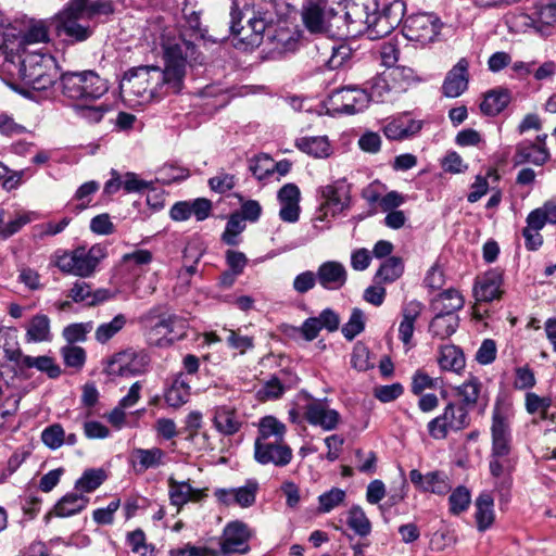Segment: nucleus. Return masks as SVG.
<instances>
[{
  "instance_id": "f257e3e1",
  "label": "nucleus",
  "mask_w": 556,
  "mask_h": 556,
  "mask_svg": "<svg viewBox=\"0 0 556 556\" xmlns=\"http://www.w3.org/2000/svg\"><path fill=\"white\" fill-rule=\"evenodd\" d=\"M162 46L165 67L150 65L128 70L119 84L123 93L147 102L181 91L187 65L195 60L197 47L182 36L164 38Z\"/></svg>"
},
{
  "instance_id": "f03ea898",
  "label": "nucleus",
  "mask_w": 556,
  "mask_h": 556,
  "mask_svg": "<svg viewBox=\"0 0 556 556\" xmlns=\"http://www.w3.org/2000/svg\"><path fill=\"white\" fill-rule=\"evenodd\" d=\"M2 68L12 79L20 80L37 91L47 90L56 79L52 56L28 51L26 47L8 52Z\"/></svg>"
},
{
  "instance_id": "7ed1b4c3",
  "label": "nucleus",
  "mask_w": 556,
  "mask_h": 556,
  "mask_svg": "<svg viewBox=\"0 0 556 556\" xmlns=\"http://www.w3.org/2000/svg\"><path fill=\"white\" fill-rule=\"evenodd\" d=\"M106 255V248L101 244H93L90 248L81 245L72 251L55 253L54 264L64 274L88 278L96 273Z\"/></svg>"
},
{
  "instance_id": "20e7f679",
  "label": "nucleus",
  "mask_w": 556,
  "mask_h": 556,
  "mask_svg": "<svg viewBox=\"0 0 556 556\" xmlns=\"http://www.w3.org/2000/svg\"><path fill=\"white\" fill-rule=\"evenodd\" d=\"M60 79L62 94L74 101H96L109 90L106 80L94 71L67 72Z\"/></svg>"
},
{
  "instance_id": "39448f33",
  "label": "nucleus",
  "mask_w": 556,
  "mask_h": 556,
  "mask_svg": "<svg viewBox=\"0 0 556 556\" xmlns=\"http://www.w3.org/2000/svg\"><path fill=\"white\" fill-rule=\"evenodd\" d=\"M88 0H70L66 8L58 14L56 29L72 42L87 40L93 33L90 18L86 15Z\"/></svg>"
},
{
  "instance_id": "423d86ee",
  "label": "nucleus",
  "mask_w": 556,
  "mask_h": 556,
  "mask_svg": "<svg viewBox=\"0 0 556 556\" xmlns=\"http://www.w3.org/2000/svg\"><path fill=\"white\" fill-rule=\"evenodd\" d=\"M514 410L511 405L503 399L497 397L492 410L491 424V448L496 456H509L511 452V421Z\"/></svg>"
},
{
  "instance_id": "0eeeda50",
  "label": "nucleus",
  "mask_w": 556,
  "mask_h": 556,
  "mask_svg": "<svg viewBox=\"0 0 556 556\" xmlns=\"http://www.w3.org/2000/svg\"><path fill=\"white\" fill-rule=\"evenodd\" d=\"M518 26L523 31H533L541 37H548L556 30V2L538 0L528 13L517 16Z\"/></svg>"
},
{
  "instance_id": "6e6552de",
  "label": "nucleus",
  "mask_w": 556,
  "mask_h": 556,
  "mask_svg": "<svg viewBox=\"0 0 556 556\" xmlns=\"http://www.w3.org/2000/svg\"><path fill=\"white\" fill-rule=\"evenodd\" d=\"M138 323L149 345L165 348L174 343L169 334L167 313L163 306L151 307L139 316Z\"/></svg>"
},
{
  "instance_id": "1a4fd4ad",
  "label": "nucleus",
  "mask_w": 556,
  "mask_h": 556,
  "mask_svg": "<svg viewBox=\"0 0 556 556\" xmlns=\"http://www.w3.org/2000/svg\"><path fill=\"white\" fill-rule=\"evenodd\" d=\"M469 425L468 409L464 405L448 403L440 416L428 422V432L434 440H443L448 431H460Z\"/></svg>"
},
{
  "instance_id": "9d476101",
  "label": "nucleus",
  "mask_w": 556,
  "mask_h": 556,
  "mask_svg": "<svg viewBox=\"0 0 556 556\" xmlns=\"http://www.w3.org/2000/svg\"><path fill=\"white\" fill-rule=\"evenodd\" d=\"M149 364L150 357L144 350L129 348L110 357L104 371L109 376H136L144 372Z\"/></svg>"
},
{
  "instance_id": "9b49d317",
  "label": "nucleus",
  "mask_w": 556,
  "mask_h": 556,
  "mask_svg": "<svg viewBox=\"0 0 556 556\" xmlns=\"http://www.w3.org/2000/svg\"><path fill=\"white\" fill-rule=\"evenodd\" d=\"M252 533L241 521L226 525L219 538V551H211L212 556H241L250 552Z\"/></svg>"
},
{
  "instance_id": "f8f14e48",
  "label": "nucleus",
  "mask_w": 556,
  "mask_h": 556,
  "mask_svg": "<svg viewBox=\"0 0 556 556\" xmlns=\"http://www.w3.org/2000/svg\"><path fill=\"white\" fill-rule=\"evenodd\" d=\"M441 29L440 20L430 13H418L408 16L403 26V34L409 41L421 46L432 42Z\"/></svg>"
},
{
  "instance_id": "ddd939ff",
  "label": "nucleus",
  "mask_w": 556,
  "mask_h": 556,
  "mask_svg": "<svg viewBox=\"0 0 556 556\" xmlns=\"http://www.w3.org/2000/svg\"><path fill=\"white\" fill-rule=\"evenodd\" d=\"M368 103V92L356 87L337 89L328 98L329 109L337 113L355 114L367 108Z\"/></svg>"
},
{
  "instance_id": "4468645a",
  "label": "nucleus",
  "mask_w": 556,
  "mask_h": 556,
  "mask_svg": "<svg viewBox=\"0 0 556 556\" xmlns=\"http://www.w3.org/2000/svg\"><path fill=\"white\" fill-rule=\"evenodd\" d=\"M331 14L328 0H304L301 8L303 25L312 35H324L329 31Z\"/></svg>"
},
{
  "instance_id": "2eb2a0df",
  "label": "nucleus",
  "mask_w": 556,
  "mask_h": 556,
  "mask_svg": "<svg viewBox=\"0 0 556 556\" xmlns=\"http://www.w3.org/2000/svg\"><path fill=\"white\" fill-rule=\"evenodd\" d=\"M375 0H350L345 4V18L349 33L353 36L365 34V26L370 24L374 11H377Z\"/></svg>"
},
{
  "instance_id": "dca6fc26",
  "label": "nucleus",
  "mask_w": 556,
  "mask_h": 556,
  "mask_svg": "<svg viewBox=\"0 0 556 556\" xmlns=\"http://www.w3.org/2000/svg\"><path fill=\"white\" fill-rule=\"evenodd\" d=\"M292 458V448L285 441L254 444V459L261 465L286 467Z\"/></svg>"
},
{
  "instance_id": "f3484780",
  "label": "nucleus",
  "mask_w": 556,
  "mask_h": 556,
  "mask_svg": "<svg viewBox=\"0 0 556 556\" xmlns=\"http://www.w3.org/2000/svg\"><path fill=\"white\" fill-rule=\"evenodd\" d=\"M320 195L325 200L321 206L331 210L332 215H337L350 207L351 186L345 178L338 179L321 187Z\"/></svg>"
},
{
  "instance_id": "a211bd4d",
  "label": "nucleus",
  "mask_w": 556,
  "mask_h": 556,
  "mask_svg": "<svg viewBox=\"0 0 556 556\" xmlns=\"http://www.w3.org/2000/svg\"><path fill=\"white\" fill-rule=\"evenodd\" d=\"M409 480L420 492H429L444 496L452 490L448 476L440 470L422 475L418 469H412L409 471Z\"/></svg>"
},
{
  "instance_id": "6ab92c4d",
  "label": "nucleus",
  "mask_w": 556,
  "mask_h": 556,
  "mask_svg": "<svg viewBox=\"0 0 556 556\" xmlns=\"http://www.w3.org/2000/svg\"><path fill=\"white\" fill-rule=\"evenodd\" d=\"M469 84V62L466 58H462L447 72L442 84V93L447 98H457L462 96Z\"/></svg>"
},
{
  "instance_id": "aec40b11",
  "label": "nucleus",
  "mask_w": 556,
  "mask_h": 556,
  "mask_svg": "<svg viewBox=\"0 0 556 556\" xmlns=\"http://www.w3.org/2000/svg\"><path fill=\"white\" fill-rule=\"evenodd\" d=\"M503 270L493 268L476 281L473 294L477 301L491 302L500 299L503 290Z\"/></svg>"
},
{
  "instance_id": "412c9836",
  "label": "nucleus",
  "mask_w": 556,
  "mask_h": 556,
  "mask_svg": "<svg viewBox=\"0 0 556 556\" xmlns=\"http://www.w3.org/2000/svg\"><path fill=\"white\" fill-rule=\"evenodd\" d=\"M318 283L326 290H340L348 280V271L344 265L338 261L321 263L316 271Z\"/></svg>"
},
{
  "instance_id": "4be33fe9",
  "label": "nucleus",
  "mask_w": 556,
  "mask_h": 556,
  "mask_svg": "<svg viewBox=\"0 0 556 556\" xmlns=\"http://www.w3.org/2000/svg\"><path fill=\"white\" fill-rule=\"evenodd\" d=\"M278 201L280 203L279 217L286 223H295L300 217L301 192L295 184H286L278 191Z\"/></svg>"
},
{
  "instance_id": "5701e85b",
  "label": "nucleus",
  "mask_w": 556,
  "mask_h": 556,
  "mask_svg": "<svg viewBox=\"0 0 556 556\" xmlns=\"http://www.w3.org/2000/svg\"><path fill=\"white\" fill-rule=\"evenodd\" d=\"M305 418L311 425L327 431L333 430L340 421L339 413L321 401H313L305 406Z\"/></svg>"
},
{
  "instance_id": "b1692460",
  "label": "nucleus",
  "mask_w": 556,
  "mask_h": 556,
  "mask_svg": "<svg viewBox=\"0 0 556 556\" xmlns=\"http://www.w3.org/2000/svg\"><path fill=\"white\" fill-rule=\"evenodd\" d=\"M166 453L160 447L134 448L129 456V463L136 473H143L148 469L165 465Z\"/></svg>"
},
{
  "instance_id": "393cba45",
  "label": "nucleus",
  "mask_w": 556,
  "mask_h": 556,
  "mask_svg": "<svg viewBox=\"0 0 556 556\" xmlns=\"http://www.w3.org/2000/svg\"><path fill=\"white\" fill-rule=\"evenodd\" d=\"M168 495L170 504L180 508L188 502H200L206 496L205 490L194 489L189 481H177L168 478Z\"/></svg>"
},
{
  "instance_id": "a878e982",
  "label": "nucleus",
  "mask_w": 556,
  "mask_h": 556,
  "mask_svg": "<svg viewBox=\"0 0 556 556\" xmlns=\"http://www.w3.org/2000/svg\"><path fill=\"white\" fill-rule=\"evenodd\" d=\"M549 159L551 153L546 147L532 141H522L516 146L513 160L515 165L531 163L543 166Z\"/></svg>"
},
{
  "instance_id": "bb28decb",
  "label": "nucleus",
  "mask_w": 556,
  "mask_h": 556,
  "mask_svg": "<svg viewBox=\"0 0 556 556\" xmlns=\"http://www.w3.org/2000/svg\"><path fill=\"white\" fill-rule=\"evenodd\" d=\"M404 75L406 79L413 77V71L405 67H395L389 73H383L371 80L370 91L368 92L369 102H384L391 91L389 78L396 79L399 76Z\"/></svg>"
},
{
  "instance_id": "cd10ccee",
  "label": "nucleus",
  "mask_w": 556,
  "mask_h": 556,
  "mask_svg": "<svg viewBox=\"0 0 556 556\" xmlns=\"http://www.w3.org/2000/svg\"><path fill=\"white\" fill-rule=\"evenodd\" d=\"M213 424L223 435H233L242 427V420L235 407L220 405L214 408Z\"/></svg>"
},
{
  "instance_id": "c85d7f7f",
  "label": "nucleus",
  "mask_w": 556,
  "mask_h": 556,
  "mask_svg": "<svg viewBox=\"0 0 556 556\" xmlns=\"http://www.w3.org/2000/svg\"><path fill=\"white\" fill-rule=\"evenodd\" d=\"M287 427L274 416H265L258 422L257 437L254 444L285 441Z\"/></svg>"
},
{
  "instance_id": "c756f323",
  "label": "nucleus",
  "mask_w": 556,
  "mask_h": 556,
  "mask_svg": "<svg viewBox=\"0 0 556 556\" xmlns=\"http://www.w3.org/2000/svg\"><path fill=\"white\" fill-rule=\"evenodd\" d=\"M511 101V92L507 88H494L484 94L480 110L489 116H496L504 111Z\"/></svg>"
},
{
  "instance_id": "7c9ffc66",
  "label": "nucleus",
  "mask_w": 556,
  "mask_h": 556,
  "mask_svg": "<svg viewBox=\"0 0 556 556\" xmlns=\"http://www.w3.org/2000/svg\"><path fill=\"white\" fill-rule=\"evenodd\" d=\"M463 295L455 289H447L434 298L430 304L434 314L457 315L456 313L464 307Z\"/></svg>"
},
{
  "instance_id": "2f4dec72",
  "label": "nucleus",
  "mask_w": 556,
  "mask_h": 556,
  "mask_svg": "<svg viewBox=\"0 0 556 556\" xmlns=\"http://www.w3.org/2000/svg\"><path fill=\"white\" fill-rule=\"evenodd\" d=\"M422 305L418 301H410L402 309V321L399 326V338L408 345L414 334L415 321L421 313Z\"/></svg>"
},
{
  "instance_id": "473e14b6",
  "label": "nucleus",
  "mask_w": 556,
  "mask_h": 556,
  "mask_svg": "<svg viewBox=\"0 0 556 556\" xmlns=\"http://www.w3.org/2000/svg\"><path fill=\"white\" fill-rule=\"evenodd\" d=\"M476 514L475 519L477 529L480 532L488 530L494 522V500L493 496L488 492H482L476 498Z\"/></svg>"
},
{
  "instance_id": "72a5a7b5",
  "label": "nucleus",
  "mask_w": 556,
  "mask_h": 556,
  "mask_svg": "<svg viewBox=\"0 0 556 556\" xmlns=\"http://www.w3.org/2000/svg\"><path fill=\"white\" fill-rule=\"evenodd\" d=\"M295 147L316 159H325L331 154V146L326 136L299 138L295 141Z\"/></svg>"
},
{
  "instance_id": "f704fd0d",
  "label": "nucleus",
  "mask_w": 556,
  "mask_h": 556,
  "mask_svg": "<svg viewBox=\"0 0 556 556\" xmlns=\"http://www.w3.org/2000/svg\"><path fill=\"white\" fill-rule=\"evenodd\" d=\"M89 498L78 493H67L54 505L55 516L65 518L79 514L87 507Z\"/></svg>"
},
{
  "instance_id": "c9c22d12",
  "label": "nucleus",
  "mask_w": 556,
  "mask_h": 556,
  "mask_svg": "<svg viewBox=\"0 0 556 556\" xmlns=\"http://www.w3.org/2000/svg\"><path fill=\"white\" fill-rule=\"evenodd\" d=\"M165 402L174 408H178L186 404L190 397V386L187 377L184 374H179L170 387L165 392Z\"/></svg>"
},
{
  "instance_id": "e433bc0d",
  "label": "nucleus",
  "mask_w": 556,
  "mask_h": 556,
  "mask_svg": "<svg viewBox=\"0 0 556 556\" xmlns=\"http://www.w3.org/2000/svg\"><path fill=\"white\" fill-rule=\"evenodd\" d=\"M271 23L273 17L268 16L266 13L263 15L250 17L248 21L247 30H251V34L241 36L240 41L250 48L260 46L262 42L263 33Z\"/></svg>"
},
{
  "instance_id": "4c0bfd02",
  "label": "nucleus",
  "mask_w": 556,
  "mask_h": 556,
  "mask_svg": "<svg viewBox=\"0 0 556 556\" xmlns=\"http://www.w3.org/2000/svg\"><path fill=\"white\" fill-rule=\"evenodd\" d=\"M27 342H47L52 339L50 331V318L45 314L35 315L27 327Z\"/></svg>"
},
{
  "instance_id": "58836bf2",
  "label": "nucleus",
  "mask_w": 556,
  "mask_h": 556,
  "mask_svg": "<svg viewBox=\"0 0 556 556\" xmlns=\"http://www.w3.org/2000/svg\"><path fill=\"white\" fill-rule=\"evenodd\" d=\"M459 325L458 315L435 314L429 325V331L433 337L445 339L451 337Z\"/></svg>"
},
{
  "instance_id": "ea45409f",
  "label": "nucleus",
  "mask_w": 556,
  "mask_h": 556,
  "mask_svg": "<svg viewBox=\"0 0 556 556\" xmlns=\"http://www.w3.org/2000/svg\"><path fill=\"white\" fill-rule=\"evenodd\" d=\"M36 368L41 372L48 375L49 378L55 379L61 375L60 366L54 362V359L50 356H29L25 355L22 359V365L20 369H30Z\"/></svg>"
},
{
  "instance_id": "a19ab883",
  "label": "nucleus",
  "mask_w": 556,
  "mask_h": 556,
  "mask_svg": "<svg viewBox=\"0 0 556 556\" xmlns=\"http://www.w3.org/2000/svg\"><path fill=\"white\" fill-rule=\"evenodd\" d=\"M403 273V260L399 256H390L380 265L375 279L378 283H391L397 280Z\"/></svg>"
},
{
  "instance_id": "79ce46f5",
  "label": "nucleus",
  "mask_w": 556,
  "mask_h": 556,
  "mask_svg": "<svg viewBox=\"0 0 556 556\" xmlns=\"http://www.w3.org/2000/svg\"><path fill=\"white\" fill-rule=\"evenodd\" d=\"M346 525L355 534L365 538L371 532V522L359 505H353L346 513Z\"/></svg>"
},
{
  "instance_id": "37998d69",
  "label": "nucleus",
  "mask_w": 556,
  "mask_h": 556,
  "mask_svg": "<svg viewBox=\"0 0 556 556\" xmlns=\"http://www.w3.org/2000/svg\"><path fill=\"white\" fill-rule=\"evenodd\" d=\"M438 362L443 370L459 371L465 367L464 353L455 345L442 346Z\"/></svg>"
},
{
  "instance_id": "c03bdc74",
  "label": "nucleus",
  "mask_w": 556,
  "mask_h": 556,
  "mask_svg": "<svg viewBox=\"0 0 556 556\" xmlns=\"http://www.w3.org/2000/svg\"><path fill=\"white\" fill-rule=\"evenodd\" d=\"M0 350L3 352V357L7 361L13 362L18 368L22 365L23 355L17 338L11 331L0 332Z\"/></svg>"
},
{
  "instance_id": "a18cd8bd",
  "label": "nucleus",
  "mask_w": 556,
  "mask_h": 556,
  "mask_svg": "<svg viewBox=\"0 0 556 556\" xmlns=\"http://www.w3.org/2000/svg\"><path fill=\"white\" fill-rule=\"evenodd\" d=\"M106 479L103 469H87L76 481L75 489L80 492L90 493L97 490Z\"/></svg>"
},
{
  "instance_id": "49530a36",
  "label": "nucleus",
  "mask_w": 556,
  "mask_h": 556,
  "mask_svg": "<svg viewBox=\"0 0 556 556\" xmlns=\"http://www.w3.org/2000/svg\"><path fill=\"white\" fill-rule=\"evenodd\" d=\"M395 28L389 23V21L383 16V14L377 13V11L372 12L370 24L365 26V35L370 40L380 39L382 37L391 34Z\"/></svg>"
},
{
  "instance_id": "de8ad7c7",
  "label": "nucleus",
  "mask_w": 556,
  "mask_h": 556,
  "mask_svg": "<svg viewBox=\"0 0 556 556\" xmlns=\"http://www.w3.org/2000/svg\"><path fill=\"white\" fill-rule=\"evenodd\" d=\"M471 503V493L465 485H458L452 490L448 496V510L452 515L458 516L466 511Z\"/></svg>"
},
{
  "instance_id": "09e8293b",
  "label": "nucleus",
  "mask_w": 556,
  "mask_h": 556,
  "mask_svg": "<svg viewBox=\"0 0 556 556\" xmlns=\"http://www.w3.org/2000/svg\"><path fill=\"white\" fill-rule=\"evenodd\" d=\"M73 108L76 115L89 124L100 123L104 115L111 111V106L104 103L98 105L77 103Z\"/></svg>"
},
{
  "instance_id": "8fccbe9b",
  "label": "nucleus",
  "mask_w": 556,
  "mask_h": 556,
  "mask_svg": "<svg viewBox=\"0 0 556 556\" xmlns=\"http://www.w3.org/2000/svg\"><path fill=\"white\" fill-rule=\"evenodd\" d=\"M481 389L482 383L476 377H471L469 380L459 386L457 388V394L463 400L460 405H464L467 409L475 407L478 402Z\"/></svg>"
},
{
  "instance_id": "3c124183",
  "label": "nucleus",
  "mask_w": 556,
  "mask_h": 556,
  "mask_svg": "<svg viewBox=\"0 0 556 556\" xmlns=\"http://www.w3.org/2000/svg\"><path fill=\"white\" fill-rule=\"evenodd\" d=\"M126 325V317L123 314L116 315L111 321L101 324L94 333L96 340L105 343L118 333Z\"/></svg>"
},
{
  "instance_id": "603ef678",
  "label": "nucleus",
  "mask_w": 556,
  "mask_h": 556,
  "mask_svg": "<svg viewBox=\"0 0 556 556\" xmlns=\"http://www.w3.org/2000/svg\"><path fill=\"white\" fill-rule=\"evenodd\" d=\"M245 229L244 218L239 213L232 214L226 224L222 240L228 245H238V236Z\"/></svg>"
},
{
  "instance_id": "864d4df0",
  "label": "nucleus",
  "mask_w": 556,
  "mask_h": 556,
  "mask_svg": "<svg viewBox=\"0 0 556 556\" xmlns=\"http://www.w3.org/2000/svg\"><path fill=\"white\" fill-rule=\"evenodd\" d=\"M61 355L67 367L80 370L86 363V351L77 345H65L61 349Z\"/></svg>"
},
{
  "instance_id": "5fc2aeb1",
  "label": "nucleus",
  "mask_w": 556,
  "mask_h": 556,
  "mask_svg": "<svg viewBox=\"0 0 556 556\" xmlns=\"http://www.w3.org/2000/svg\"><path fill=\"white\" fill-rule=\"evenodd\" d=\"M41 441L51 450H58L65 443V431L60 424H53L41 432Z\"/></svg>"
},
{
  "instance_id": "6e6d98bb",
  "label": "nucleus",
  "mask_w": 556,
  "mask_h": 556,
  "mask_svg": "<svg viewBox=\"0 0 556 556\" xmlns=\"http://www.w3.org/2000/svg\"><path fill=\"white\" fill-rule=\"evenodd\" d=\"M365 328L364 313L359 308H354L350 316L349 321L342 327L344 338L352 341Z\"/></svg>"
},
{
  "instance_id": "4d7b16f0",
  "label": "nucleus",
  "mask_w": 556,
  "mask_h": 556,
  "mask_svg": "<svg viewBox=\"0 0 556 556\" xmlns=\"http://www.w3.org/2000/svg\"><path fill=\"white\" fill-rule=\"evenodd\" d=\"M345 498V492L339 488H332L318 496L320 513H329L338 507Z\"/></svg>"
},
{
  "instance_id": "13d9d810",
  "label": "nucleus",
  "mask_w": 556,
  "mask_h": 556,
  "mask_svg": "<svg viewBox=\"0 0 556 556\" xmlns=\"http://www.w3.org/2000/svg\"><path fill=\"white\" fill-rule=\"evenodd\" d=\"M224 340L228 346L240 351V353H244L254 346L253 338L249 336H242L239 330L236 331L232 329H224Z\"/></svg>"
},
{
  "instance_id": "bf43d9fd",
  "label": "nucleus",
  "mask_w": 556,
  "mask_h": 556,
  "mask_svg": "<svg viewBox=\"0 0 556 556\" xmlns=\"http://www.w3.org/2000/svg\"><path fill=\"white\" fill-rule=\"evenodd\" d=\"M271 167L273 159L266 154H262L250 161L249 169L256 179L264 180L273 175Z\"/></svg>"
},
{
  "instance_id": "052dcab7",
  "label": "nucleus",
  "mask_w": 556,
  "mask_h": 556,
  "mask_svg": "<svg viewBox=\"0 0 556 556\" xmlns=\"http://www.w3.org/2000/svg\"><path fill=\"white\" fill-rule=\"evenodd\" d=\"M92 326L90 323H76L66 326L62 336L68 343V345H74L76 342H84L86 340L87 333L91 330Z\"/></svg>"
},
{
  "instance_id": "680f3d73",
  "label": "nucleus",
  "mask_w": 556,
  "mask_h": 556,
  "mask_svg": "<svg viewBox=\"0 0 556 556\" xmlns=\"http://www.w3.org/2000/svg\"><path fill=\"white\" fill-rule=\"evenodd\" d=\"M257 484L249 482L244 486L233 489V502L241 507H250L255 503Z\"/></svg>"
},
{
  "instance_id": "e2e57ef3",
  "label": "nucleus",
  "mask_w": 556,
  "mask_h": 556,
  "mask_svg": "<svg viewBox=\"0 0 556 556\" xmlns=\"http://www.w3.org/2000/svg\"><path fill=\"white\" fill-rule=\"evenodd\" d=\"M406 11V5L403 0H393L384 5L381 13L396 28L403 21Z\"/></svg>"
},
{
  "instance_id": "0e129e2a",
  "label": "nucleus",
  "mask_w": 556,
  "mask_h": 556,
  "mask_svg": "<svg viewBox=\"0 0 556 556\" xmlns=\"http://www.w3.org/2000/svg\"><path fill=\"white\" fill-rule=\"evenodd\" d=\"M404 392V388L400 382L392 384L378 386L374 389V395L382 403L393 402Z\"/></svg>"
},
{
  "instance_id": "69168bd1",
  "label": "nucleus",
  "mask_w": 556,
  "mask_h": 556,
  "mask_svg": "<svg viewBox=\"0 0 556 556\" xmlns=\"http://www.w3.org/2000/svg\"><path fill=\"white\" fill-rule=\"evenodd\" d=\"M317 282L316 273L305 270L294 277L292 287L296 293L304 294L314 289Z\"/></svg>"
},
{
  "instance_id": "338daca9",
  "label": "nucleus",
  "mask_w": 556,
  "mask_h": 556,
  "mask_svg": "<svg viewBox=\"0 0 556 556\" xmlns=\"http://www.w3.org/2000/svg\"><path fill=\"white\" fill-rule=\"evenodd\" d=\"M99 189V184L94 180L83 184L75 193V199L80 201L79 204L75 205L76 212L84 211L91 201V195Z\"/></svg>"
},
{
  "instance_id": "774afa93",
  "label": "nucleus",
  "mask_w": 556,
  "mask_h": 556,
  "mask_svg": "<svg viewBox=\"0 0 556 556\" xmlns=\"http://www.w3.org/2000/svg\"><path fill=\"white\" fill-rule=\"evenodd\" d=\"M496 343L492 339H484L476 353V361L481 365H489L496 358Z\"/></svg>"
}]
</instances>
